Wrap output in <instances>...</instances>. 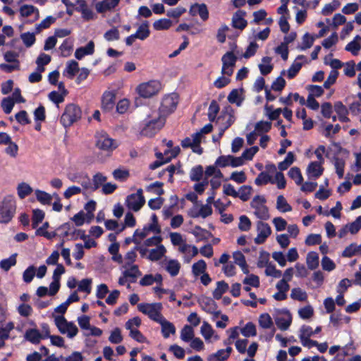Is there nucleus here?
I'll use <instances>...</instances> for the list:
<instances>
[{
	"mask_svg": "<svg viewBox=\"0 0 361 361\" xmlns=\"http://www.w3.org/2000/svg\"><path fill=\"white\" fill-rule=\"evenodd\" d=\"M81 118V110L79 106L74 104H69L66 106L64 112L61 117V123L65 127L71 126L74 122Z\"/></svg>",
	"mask_w": 361,
	"mask_h": 361,
	"instance_id": "nucleus-1",
	"label": "nucleus"
},
{
	"mask_svg": "<svg viewBox=\"0 0 361 361\" xmlns=\"http://www.w3.org/2000/svg\"><path fill=\"white\" fill-rule=\"evenodd\" d=\"M16 201L11 197L4 199L0 204V223H8L16 212Z\"/></svg>",
	"mask_w": 361,
	"mask_h": 361,
	"instance_id": "nucleus-2",
	"label": "nucleus"
},
{
	"mask_svg": "<svg viewBox=\"0 0 361 361\" xmlns=\"http://www.w3.org/2000/svg\"><path fill=\"white\" fill-rule=\"evenodd\" d=\"M137 309L156 322H158L164 317L161 314L162 305L160 302L140 303L137 305Z\"/></svg>",
	"mask_w": 361,
	"mask_h": 361,
	"instance_id": "nucleus-3",
	"label": "nucleus"
},
{
	"mask_svg": "<svg viewBox=\"0 0 361 361\" xmlns=\"http://www.w3.org/2000/svg\"><path fill=\"white\" fill-rule=\"evenodd\" d=\"M165 118L161 116L147 119L145 121V124L141 130V135L152 137L155 135L164 125Z\"/></svg>",
	"mask_w": 361,
	"mask_h": 361,
	"instance_id": "nucleus-4",
	"label": "nucleus"
},
{
	"mask_svg": "<svg viewBox=\"0 0 361 361\" xmlns=\"http://www.w3.org/2000/svg\"><path fill=\"white\" fill-rule=\"evenodd\" d=\"M178 103V95L176 93L165 96L159 107V116L164 118L175 111Z\"/></svg>",
	"mask_w": 361,
	"mask_h": 361,
	"instance_id": "nucleus-5",
	"label": "nucleus"
},
{
	"mask_svg": "<svg viewBox=\"0 0 361 361\" xmlns=\"http://www.w3.org/2000/svg\"><path fill=\"white\" fill-rule=\"evenodd\" d=\"M266 199L261 195H256L252 200L251 207L255 209V216L262 220L269 218L268 207L264 204Z\"/></svg>",
	"mask_w": 361,
	"mask_h": 361,
	"instance_id": "nucleus-6",
	"label": "nucleus"
},
{
	"mask_svg": "<svg viewBox=\"0 0 361 361\" xmlns=\"http://www.w3.org/2000/svg\"><path fill=\"white\" fill-rule=\"evenodd\" d=\"M161 83L158 80H150L140 84L137 90L138 94L144 98H149L160 90Z\"/></svg>",
	"mask_w": 361,
	"mask_h": 361,
	"instance_id": "nucleus-7",
	"label": "nucleus"
},
{
	"mask_svg": "<svg viewBox=\"0 0 361 361\" xmlns=\"http://www.w3.org/2000/svg\"><path fill=\"white\" fill-rule=\"evenodd\" d=\"M145 200L142 195V190L141 188L137 190L136 193L128 195L126 198V205L128 209L134 212L139 211L145 204Z\"/></svg>",
	"mask_w": 361,
	"mask_h": 361,
	"instance_id": "nucleus-8",
	"label": "nucleus"
},
{
	"mask_svg": "<svg viewBox=\"0 0 361 361\" xmlns=\"http://www.w3.org/2000/svg\"><path fill=\"white\" fill-rule=\"evenodd\" d=\"M96 145L105 151H112L117 147L116 142L104 132L97 133Z\"/></svg>",
	"mask_w": 361,
	"mask_h": 361,
	"instance_id": "nucleus-9",
	"label": "nucleus"
},
{
	"mask_svg": "<svg viewBox=\"0 0 361 361\" xmlns=\"http://www.w3.org/2000/svg\"><path fill=\"white\" fill-rule=\"evenodd\" d=\"M257 230L258 234L255 238V243L258 245L262 244L271 233L269 225L261 221L257 223Z\"/></svg>",
	"mask_w": 361,
	"mask_h": 361,
	"instance_id": "nucleus-10",
	"label": "nucleus"
},
{
	"mask_svg": "<svg viewBox=\"0 0 361 361\" xmlns=\"http://www.w3.org/2000/svg\"><path fill=\"white\" fill-rule=\"evenodd\" d=\"M274 319L278 328L281 331H286L291 324L292 316L288 310H283L281 314H278Z\"/></svg>",
	"mask_w": 361,
	"mask_h": 361,
	"instance_id": "nucleus-11",
	"label": "nucleus"
},
{
	"mask_svg": "<svg viewBox=\"0 0 361 361\" xmlns=\"http://www.w3.org/2000/svg\"><path fill=\"white\" fill-rule=\"evenodd\" d=\"M68 178L74 183L80 184L84 189L89 190L92 188V180L89 176L83 173H73L68 175Z\"/></svg>",
	"mask_w": 361,
	"mask_h": 361,
	"instance_id": "nucleus-12",
	"label": "nucleus"
},
{
	"mask_svg": "<svg viewBox=\"0 0 361 361\" xmlns=\"http://www.w3.org/2000/svg\"><path fill=\"white\" fill-rule=\"evenodd\" d=\"M199 303L202 309L207 313L214 314L215 317H218L220 314L219 311H216V304L209 298H204L199 300Z\"/></svg>",
	"mask_w": 361,
	"mask_h": 361,
	"instance_id": "nucleus-13",
	"label": "nucleus"
},
{
	"mask_svg": "<svg viewBox=\"0 0 361 361\" xmlns=\"http://www.w3.org/2000/svg\"><path fill=\"white\" fill-rule=\"evenodd\" d=\"M189 13L191 16L199 15L202 20H207L209 18V11L206 4H195L190 6Z\"/></svg>",
	"mask_w": 361,
	"mask_h": 361,
	"instance_id": "nucleus-14",
	"label": "nucleus"
},
{
	"mask_svg": "<svg viewBox=\"0 0 361 361\" xmlns=\"http://www.w3.org/2000/svg\"><path fill=\"white\" fill-rule=\"evenodd\" d=\"M116 94L114 92L106 91L104 93L102 99V108L105 111L113 109L115 104Z\"/></svg>",
	"mask_w": 361,
	"mask_h": 361,
	"instance_id": "nucleus-15",
	"label": "nucleus"
},
{
	"mask_svg": "<svg viewBox=\"0 0 361 361\" xmlns=\"http://www.w3.org/2000/svg\"><path fill=\"white\" fill-rule=\"evenodd\" d=\"M94 51V43L93 41H90L85 47L78 48L75 52V57L81 60L85 55L92 54Z\"/></svg>",
	"mask_w": 361,
	"mask_h": 361,
	"instance_id": "nucleus-16",
	"label": "nucleus"
},
{
	"mask_svg": "<svg viewBox=\"0 0 361 361\" xmlns=\"http://www.w3.org/2000/svg\"><path fill=\"white\" fill-rule=\"evenodd\" d=\"M245 15V11H238L233 16L232 25L233 27L243 30L247 26V20L243 18Z\"/></svg>",
	"mask_w": 361,
	"mask_h": 361,
	"instance_id": "nucleus-17",
	"label": "nucleus"
},
{
	"mask_svg": "<svg viewBox=\"0 0 361 361\" xmlns=\"http://www.w3.org/2000/svg\"><path fill=\"white\" fill-rule=\"evenodd\" d=\"M157 323L161 324V333L165 338H169L170 334H174L176 333L175 326L171 322L167 321L164 317Z\"/></svg>",
	"mask_w": 361,
	"mask_h": 361,
	"instance_id": "nucleus-18",
	"label": "nucleus"
},
{
	"mask_svg": "<svg viewBox=\"0 0 361 361\" xmlns=\"http://www.w3.org/2000/svg\"><path fill=\"white\" fill-rule=\"evenodd\" d=\"M149 23L147 20L143 21L138 27L134 35L140 40H145L150 35Z\"/></svg>",
	"mask_w": 361,
	"mask_h": 361,
	"instance_id": "nucleus-19",
	"label": "nucleus"
},
{
	"mask_svg": "<svg viewBox=\"0 0 361 361\" xmlns=\"http://www.w3.org/2000/svg\"><path fill=\"white\" fill-rule=\"evenodd\" d=\"M120 0H103L96 4V9L99 13H103L106 11L114 8L119 3Z\"/></svg>",
	"mask_w": 361,
	"mask_h": 361,
	"instance_id": "nucleus-20",
	"label": "nucleus"
},
{
	"mask_svg": "<svg viewBox=\"0 0 361 361\" xmlns=\"http://www.w3.org/2000/svg\"><path fill=\"white\" fill-rule=\"evenodd\" d=\"M46 337L43 336L40 332L36 329H30L26 331L25 338L33 344H37L40 342L42 338Z\"/></svg>",
	"mask_w": 361,
	"mask_h": 361,
	"instance_id": "nucleus-21",
	"label": "nucleus"
},
{
	"mask_svg": "<svg viewBox=\"0 0 361 361\" xmlns=\"http://www.w3.org/2000/svg\"><path fill=\"white\" fill-rule=\"evenodd\" d=\"M324 169L321 166V163L317 161L311 162L307 167V173L314 179L319 178L323 173Z\"/></svg>",
	"mask_w": 361,
	"mask_h": 361,
	"instance_id": "nucleus-22",
	"label": "nucleus"
},
{
	"mask_svg": "<svg viewBox=\"0 0 361 361\" xmlns=\"http://www.w3.org/2000/svg\"><path fill=\"white\" fill-rule=\"evenodd\" d=\"M149 252V255L147 258L151 261H158L165 255L166 250L163 245H159L156 248L152 249Z\"/></svg>",
	"mask_w": 361,
	"mask_h": 361,
	"instance_id": "nucleus-23",
	"label": "nucleus"
},
{
	"mask_svg": "<svg viewBox=\"0 0 361 361\" xmlns=\"http://www.w3.org/2000/svg\"><path fill=\"white\" fill-rule=\"evenodd\" d=\"M20 15L23 17H28L32 14H35L34 20H38L39 18V13L37 8L32 5H23L20 8Z\"/></svg>",
	"mask_w": 361,
	"mask_h": 361,
	"instance_id": "nucleus-24",
	"label": "nucleus"
},
{
	"mask_svg": "<svg viewBox=\"0 0 361 361\" xmlns=\"http://www.w3.org/2000/svg\"><path fill=\"white\" fill-rule=\"evenodd\" d=\"M180 269V264L176 259L169 260L165 266L166 271L173 277L176 276Z\"/></svg>",
	"mask_w": 361,
	"mask_h": 361,
	"instance_id": "nucleus-25",
	"label": "nucleus"
},
{
	"mask_svg": "<svg viewBox=\"0 0 361 361\" xmlns=\"http://www.w3.org/2000/svg\"><path fill=\"white\" fill-rule=\"evenodd\" d=\"M271 58L264 56L262 59V63L259 64L260 73L263 75H266L271 72L273 66L271 64Z\"/></svg>",
	"mask_w": 361,
	"mask_h": 361,
	"instance_id": "nucleus-26",
	"label": "nucleus"
},
{
	"mask_svg": "<svg viewBox=\"0 0 361 361\" xmlns=\"http://www.w3.org/2000/svg\"><path fill=\"white\" fill-rule=\"evenodd\" d=\"M228 290V284L224 281H220L216 283V288L213 291V297L216 300H219L224 293Z\"/></svg>",
	"mask_w": 361,
	"mask_h": 361,
	"instance_id": "nucleus-27",
	"label": "nucleus"
},
{
	"mask_svg": "<svg viewBox=\"0 0 361 361\" xmlns=\"http://www.w3.org/2000/svg\"><path fill=\"white\" fill-rule=\"evenodd\" d=\"M306 262L310 270L316 269L319 266V255L315 252H310L307 255Z\"/></svg>",
	"mask_w": 361,
	"mask_h": 361,
	"instance_id": "nucleus-28",
	"label": "nucleus"
},
{
	"mask_svg": "<svg viewBox=\"0 0 361 361\" xmlns=\"http://www.w3.org/2000/svg\"><path fill=\"white\" fill-rule=\"evenodd\" d=\"M222 67L235 66L237 57L232 51L226 52L221 58Z\"/></svg>",
	"mask_w": 361,
	"mask_h": 361,
	"instance_id": "nucleus-29",
	"label": "nucleus"
},
{
	"mask_svg": "<svg viewBox=\"0 0 361 361\" xmlns=\"http://www.w3.org/2000/svg\"><path fill=\"white\" fill-rule=\"evenodd\" d=\"M106 180V177L101 173H97L92 178V188L90 189L92 190H97L100 186H103Z\"/></svg>",
	"mask_w": 361,
	"mask_h": 361,
	"instance_id": "nucleus-30",
	"label": "nucleus"
},
{
	"mask_svg": "<svg viewBox=\"0 0 361 361\" xmlns=\"http://www.w3.org/2000/svg\"><path fill=\"white\" fill-rule=\"evenodd\" d=\"M194 338V330L190 325H185L180 331V338L185 342H189Z\"/></svg>",
	"mask_w": 361,
	"mask_h": 361,
	"instance_id": "nucleus-31",
	"label": "nucleus"
},
{
	"mask_svg": "<svg viewBox=\"0 0 361 361\" xmlns=\"http://www.w3.org/2000/svg\"><path fill=\"white\" fill-rule=\"evenodd\" d=\"M276 209L281 212H287L292 210L291 206L287 202L283 195H279L277 197Z\"/></svg>",
	"mask_w": 361,
	"mask_h": 361,
	"instance_id": "nucleus-32",
	"label": "nucleus"
},
{
	"mask_svg": "<svg viewBox=\"0 0 361 361\" xmlns=\"http://www.w3.org/2000/svg\"><path fill=\"white\" fill-rule=\"evenodd\" d=\"M35 193L37 200L42 204H51V202L52 200V195H51L50 194L40 190H36Z\"/></svg>",
	"mask_w": 361,
	"mask_h": 361,
	"instance_id": "nucleus-33",
	"label": "nucleus"
},
{
	"mask_svg": "<svg viewBox=\"0 0 361 361\" xmlns=\"http://www.w3.org/2000/svg\"><path fill=\"white\" fill-rule=\"evenodd\" d=\"M172 25V21L167 18H161L153 23V27L156 30H168Z\"/></svg>",
	"mask_w": 361,
	"mask_h": 361,
	"instance_id": "nucleus-34",
	"label": "nucleus"
},
{
	"mask_svg": "<svg viewBox=\"0 0 361 361\" xmlns=\"http://www.w3.org/2000/svg\"><path fill=\"white\" fill-rule=\"evenodd\" d=\"M18 195L20 199H24L32 192V188L26 183H21L17 188Z\"/></svg>",
	"mask_w": 361,
	"mask_h": 361,
	"instance_id": "nucleus-35",
	"label": "nucleus"
},
{
	"mask_svg": "<svg viewBox=\"0 0 361 361\" xmlns=\"http://www.w3.org/2000/svg\"><path fill=\"white\" fill-rule=\"evenodd\" d=\"M255 183L257 185H266L268 183H275V181L267 172L263 171L255 178Z\"/></svg>",
	"mask_w": 361,
	"mask_h": 361,
	"instance_id": "nucleus-36",
	"label": "nucleus"
},
{
	"mask_svg": "<svg viewBox=\"0 0 361 361\" xmlns=\"http://www.w3.org/2000/svg\"><path fill=\"white\" fill-rule=\"evenodd\" d=\"M79 71L78 63L74 60L68 61L66 64V72L68 77L72 79L75 73Z\"/></svg>",
	"mask_w": 361,
	"mask_h": 361,
	"instance_id": "nucleus-37",
	"label": "nucleus"
},
{
	"mask_svg": "<svg viewBox=\"0 0 361 361\" xmlns=\"http://www.w3.org/2000/svg\"><path fill=\"white\" fill-rule=\"evenodd\" d=\"M288 176L290 178L295 180L298 185H300L302 183L303 178L299 168H291L288 171Z\"/></svg>",
	"mask_w": 361,
	"mask_h": 361,
	"instance_id": "nucleus-38",
	"label": "nucleus"
},
{
	"mask_svg": "<svg viewBox=\"0 0 361 361\" xmlns=\"http://www.w3.org/2000/svg\"><path fill=\"white\" fill-rule=\"evenodd\" d=\"M240 332L245 337L255 336L257 335L255 325L252 322H248L240 329Z\"/></svg>",
	"mask_w": 361,
	"mask_h": 361,
	"instance_id": "nucleus-39",
	"label": "nucleus"
},
{
	"mask_svg": "<svg viewBox=\"0 0 361 361\" xmlns=\"http://www.w3.org/2000/svg\"><path fill=\"white\" fill-rule=\"evenodd\" d=\"M212 214V208L211 205L209 204H203L201 206L200 210L196 213V214H190L192 218L202 217L206 218L210 216Z\"/></svg>",
	"mask_w": 361,
	"mask_h": 361,
	"instance_id": "nucleus-40",
	"label": "nucleus"
},
{
	"mask_svg": "<svg viewBox=\"0 0 361 361\" xmlns=\"http://www.w3.org/2000/svg\"><path fill=\"white\" fill-rule=\"evenodd\" d=\"M16 255L17 254H13L10 257L2 259L0 262V267L4 271H8L11 267L16 264Z\"/></svg>",
	"mask_w": 361,
	"mask_h": 361,
	"instance_id": "nucleus-41",
	"label": "nucleus"
},
{
	"mask_svg": "<svg viewBox=\"0 0 361 361\" xmlns=\"http://www.w3.org/2000/svg\"><path fill=\"white\" fill-rule=\"evenodd\" d=\"M294 160H295L294 154L292 152H289L287 154V156L285 158V159L279 164L278 168L281 171L286 170L293 163Z\"/></svg>",
	"mask_w": 361,
	"mask_h": 361,
	"instance_id": "nucleus-42",
	"label": "nucleus"
},
{
	"mask_svg": "<svg viewBox=\"0 0 361 361\" xmlns=\"http://www.w3.org/2000/svg\"><path fill=\"white\" fill-rule=\"evenodd\" d=\"M203 176V167L201 165L193 167L190 173V178L192 181H199Z\"/></svg>",
	"mask_w": 361,
	"mask_h": 361,
	"instance_id": "nucleus-43",
	"label": "nucleus"
},
{
	"mask_svg": "<svg viewBox=\"0 0 361 361\" xmlns=\"http://www.w3.org/2000/svg\"><path fill=\"white\" fill-rule=\"evenodd\" d=\"M252 188L250 185H243L240 188L238 192V197L242 201H247L251 195Z\"/></svg>",
	"mask_w": 361,
	"mask_h": 361,
	"instance_id": "nucleus-44",
	"label": "nucleus"
},
{
	"mask_svg": "<svg viewBox=\"0 0 361 361\" xmlns=\"http://www.w3.org/2000/svg\"><path fill=\"white\" fill-rule=\"evenodd\" d=\"M290 298L298 301H305L307 300V295L305 291L300 288H294L291 290Z\"/></svg>",
	"mask_w": 361,
	"mask_h": 361,
	"instance_id": "nucleus-45",
	"label": "nucleus"
},
{
	"mask_svg": "<svg viewBox=\"0 0 361 361\" xmlns=\"http://www.w3.org/2000/svg\"><path fill=\"white\" fill-rule=\"evenodd\" d=\"M55 324L56 325L59 331L63 334H66V329L68 327V322L63 316H56L54 318Z\"/></svg>",
	"mask_w": 361,
	"mask_h": 361,
	"instance_id": "nucleus-46",
	"label": "nucleus"
},
{
	"mask_svg": "<svg viewBox=\"0 0 361 361\" xmlns=\"http://www.w3.org/2000/svg\"><path fill=\"white\" fill-rule=\"evenodd\" d=\"M104 38L108 41H116L120 39L119 31L117 27H114L104 34Z\"/></svg>",
	"mask_w": 361,
	"mask_h": 361,
	"instance_id": "nucleus-47",
	"label": "nucleus"
},
{
	"mask_svg": "<svg viewBox=\"0 0 361 361\" xmlns=\"http://www.w3.org/2000/svg\"><path fill=\"white\" fill-rule=\"evenodd\" d=\"M44 218V212L39 209L33 210L32 226L36 228L39 224L42 221Z\"/></svg>",
	"mask_w": 361,
	"mask_h": 361,
	"instance_id": "nucleus-48",
	"label": "nucleus"
},
{
	"mask_svg": "<svg viewBox=\"0 0 361 361\" xmlns=\"http://www.w3.org/2000/svg\"><path fill=\"white\" fill-rule=\"evenodd\" d=\"M259 324L263 329H269L273 326L272 319L269 314H262L259 317Z\"/></svg>",
	"mask_w": 361,
	"mask_h": 361,
	"instance_id": "nucleus-49",
	"label": "nucleus"
},
{
	"mask_svg": "<svg viewBox=\"0 0 361 361\" xmlns=\"http://www.w3.org/2000/svg\"><path fill=\"white\" fill-rule=\"evenodd\" d=\"M266 114L270 120H276L282 112L281 109L279 108L275 110L273 109V106L266 105L264 108Z\"/></svg>",
	"mask_w": 361,
	"mask_h": 361,
	"instance_id": "nucleus-50",
	"label": "nucleus"
},
{
	"mask_svg": "<svg viewBox=\"0 0 361 361\" xmlns=\"http://www.w3.org/2000/svg\"><path fill=\"white\" fill-rule=\"evenodd\" d=\"M334 166L338 176L342 178L344 174L345 161L341 158L335 157Z\"/></svg>",
	"mask_w": 361,
	"mask_h": 361,
	"instance_id": "nucleus-51",
	"label": "nucleus"
},
{
	"mask_svg": "<svg viewBox=\"0 0 361 361\" xmlns=\"http://www.w3.org/2000/svg\"><path fill=\"white\" fill-rule=\"evenodd\" d=\"M271 128V123L269 121H259L255 124V130L260 134L261 133H267Z\"/></svg>",
	"mask_w": 361,
	"mask_h": 361,
	"instance_id": "nucleus-52",
	"label": "nucleus"
},
{
	"mask_svg": "<svg viewBox=\"0 0 361 361\" xmlns=\"http://www.w3.org/2000/svg\"><path fill=\"white\" fill-rule=\"evenodd\" d=\"M314 41V37L311 36L309 33H305L302 37V45L299 46L298 48L301 50H305L310 48Z\"/></svg>",
	"mask_w": 361,
	"mask_h": 361,
	"instance_id": "nucleus-53",
	"label": "nucleus"
},
{
	"mask_svg": "<svg viewBox=\"0 0 361 361\" xmlns=\"http://www.w3.org/2000/svg\"><path fill=\"white\" fill-rule=\"evenodd\" d=\"M20 38L27 47L32 46L36 40L35 34L29 32L21 34Z\"/></svg>",
	"mask_w": 361,
	"mask_h": 361,
	"instance_id": "nucleus-54",
	"label": "nucleus"
},
{
	"mask_svg": "<svg viewBox=\"0 0 361 361\" xmlns=\"http://www.w3.org/2000/svg\"><path fill=\"white\" fill-rule=\"evenodd\" d=\"M56 20V18L52 16H47L45 19H44L39 24L36 26L37 32H40L42 30L47 29L50 27V25L54 23Z\"/></svg>",
	"mask_w": 361,
	"mask_h": 361,
	"instance_id": "nucleus-55",
	"label": "nucleus"
},
{
	"mask_svg": "<svg viewBox=\"0 0 361 361\" xmlns=\"http://www.w3.org/2000/svg\"><path fill=\"white\" fill-rule=\"evenodd\" d=\"M207 265L204 260L200 259L197 262L192 265V273L195 276H199L204 274L206 269Z\"/></svg>",
	"mask_w": 361,
	"mask_h": 361,
	"instance_id": "nucleus-56",
	"label": "nucleus"
},
{
	"mask_svg": "<svg viewBox=\"0 0 361 361\" xmlns=\"http://www.w3.org/2000/svg\"><path fill=\"white\" fill-rule=\"evenodd\" d=\"M14 104H15V102L11 98L6 97L2 99L1 106L4 113L6 114H8L11 112V111L14 106Z\"/></svg>",
	"mask_w": 361,
	"mask_h": 361,
	"instance_id": "nucleus-57",
	"label": "nucleus"
},
{
	"mask_svg": "<svg viewBox=\"0 0 361 361\" xmlns=\"http://www.w3.org/2000/svg\"><path fill=\"white\" fill-rule=\"evenodd\" d=\"M123 275L126 277L133 279V281H135L138 276H141V272L139 271L137 265H133L129 269L123 271Z\"/></svg>",
	"mask_w": 361,
	"mask_h": 361,
	"instance_id": "nucleus-58",
	"label": "nucleus"
},
{
	"mask_svg": "<svg viewBox=\"0 0 361 361\" xmlns=\"http://www.w3.org/2000/svg\"><path fill=\"white\" fill-rule=\"evenodd\" d=\"M228 359L224 349L219 350L216 353L208 356V361H225Z\"/></svg>",
	"mask_w": 361,
	"mask_h": 361,
	"instance_id": "nucleus-59",
	"label": "nucleus"
},
{
	"mask_svg": "<svg viewBox=\"0 0 361 361\" xmlns=\"http://www.w3.org/2000/svg\"><path fill=\"white\" fill-rule=\"evenodd\" d=\"M302 66L301 62L295 61L288 70V77L290 79L293 78L300 71Z\"/></svg>",
	"mask_w": 361,
	"mask_h": 361,
	"instance_id": "nucleus-60",
	"label": "nucleus"
},
{
	"mask_svg": "<svg viewBox=\"0 0 361 361\" xmlns=\"http://www.w3.org/2000/svg\"><path fill=\"white\" fill-rule=\"evenodd\" d=\"M228 101L231 104H236L237 106H240L242 100L240 99V94L237 89L233 90L228 96Z\"/></svg>",
	"mask_w": 361,
	"mask_h": 361,
	"instance_id": "nucleus-61",
	"label": "nucleus"
},
{
	"mask_svg": "<svg viewBox=\"0 0 361 361\" xmlns=\"http://www.w3.org/2000/svg\"><path fill=\"white\" fill-rule=\"evenodd\" d=\"M338 72L336 70H332L327 79L324 82V87L326 89H329L333 84L336 82V80L338 78Z\"/></svg>",
	"mask_w": 361,
	"mask_h": 361,
	"instance_id": "nucleus-62",
	"label": "nucleus"
},
{
	"mask_svg": "<svg viewBox=\"0 0 361 361\" xmlns=\"http://www.w3.org/2000/svg\"><path fill=\"white\" fill-rule=\"evenodd\" d=\"M91 279H84L79 283L78 290L81 292L90 293L91 292Z\"/></svg>",
	"mask_w": 361,
	"mask_h": 361,
	"instance_id": "nucleus-63",
	"label": "nucleus"
},
{
	"mask_svg": "<svg viewBox=\"0 0 361 361\" xmlns=\"http://www.w3.org/2000/svg\"><path fill=\"white\" fill-rule=\"evenodd\" d=\"M348 227L350 233H357L361 229V216H359L353 222L348 224Z\"/></svg>",
	"mask_w": 361,
	"mask_h": 361,
	"instance_id": "nucleus-64",
	"label": "nucleus"
}]
</instances>
